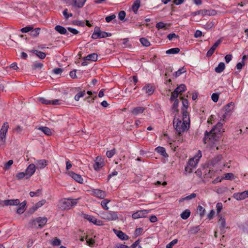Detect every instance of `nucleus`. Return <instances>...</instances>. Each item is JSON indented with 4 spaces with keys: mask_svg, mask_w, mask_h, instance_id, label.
I'll return each mask as SVG.
<instances>
[{
    "mask_svg": "<svg viewBox=\"0 0 248 248\" xmlns=\"http://www.w3.org/2000/svg\"><path fill=\"white\" fill-rule=\"evenodd\" d=\"M173 100H174V103L172 106V109L174 111L178 112V105H179V100L178 99H176Z\"/></svg>",
    "mask_w": 248,
    "mask_h": 248,
    "instance_id": "45",
    "label": "nucleus"
},
{
    "mask_svg": "<svg viewBox=\"0 0 248 248\" xmlns=\"http://www.w3.org/2000/svg\"><path fill=\"white\" fill-rule=\"evenodd\" d=\"M35 171V166L34 164H31L25 170L26 179H29Z\"/></svg>",
    "mask_w": 248,
    "mask_h": 248,
    "instance_id": "10",
    "label": "nucleus"
},
{
    "mask_svg": "<svg viewBox=\"0 0 248 248\" xmlns=\"http://www.w3.org/2000/svg\"><path fill=\"white\" fill-rule=\"evenodd\" d=\"M62 104L61 100L59 99H55L53 100H51V105H60Z\"/></svg>",
    "mask_w": 248,
    "mask_h": 248,
    "instance_id": "63",
    "label": "nucleus"
},
{
    "mask_svg": "<svg viewBox=\"0 0 248 248\" xmlns=\"http://www.w3.org/2000/svg\"><path fill=\"white\" fill-rule=\"evenodd\" d=\"M219 222L220 223L219 228L220 229V231L221 233L225 232V229L226 228V221L224 218L222 217H220V219L219 220Z\"/></svg>",
    "mask_w": 248,
    "mask_h": 248,
    "instance_id": "28",
    "label": "nucleus"
},
{
    "mask_svg": "<svg viewBox=\"0 0 248 248\" xmlns=\"http://www.w3.org/2000/svg\"><path fill=\"white\" fill-rule=\"evenodd\" d=\"M226 180H233L234 178V174L232 173H227L224 174L223 177Z\"/></svg>",
    "mask_w": 248,
    "mask_h": 248,
    "instance_id": "49",
    "label": "nucleus"
},
{
    "mask_svg": "<svg viewBox=\"0 0 248 248\" xmlns=\"http://www.w3.org/2000/svg\"><path fill=\"white\" fill-rule=\"evenodd\" d=\"M186 71L184 68L179 69L178 71H176L174 73L175 77H178L180 76L182 74L185 73Z\"/></svg>",
    "mask_w": 248,
    "mask_h": 248,
    "instance_id": "58",
    "label": "nucleus"
},
{
    "mask_svg": "<svg viewBox=\"0 0 248 248\" xmlns=\"http://www.w3.org/2000/svg\"><path fill=\"white\" fill-rule=\"evenodd\" d=\"M26 202L25 201L21 202V203H19V207L17 208L16 210V213L18 214H22L24 213V212L25 210V207L26 205Z\"/></svg>",
    "mask_w": 248,
    "mask_h": 248,
    "instance_id": "25",
    "label": "nucleus"
},
{
    "mask_svg": "<svg viewBox=\"0 0 248 248\" xmlns=\"http://www.w3.org/2000/svg\"><path fill=\"white\" fill-rule=\"evenodd\" d=\"M68 174L69 176L76 182L80 184L83 183V180L80 175L77 174L73 171H70Z\"/></svg>",
    "mask_w": 248,
    "mask_h": 248,
    "instance_id": "14",
    "label": "nucleus"
},
{
    "mask_svg": "<svg viewBox=\"0 0 248 248\" xmlns=\"http://www.w3.org/2000/svg\"><path fill=\"white\" fill-rule=\"evenodd\" d=\"M190 214V211L189 209H186L181 214L180 216L182 219H186L189 217Z\"/></svg>",
    "mask_w": 248,
    "mask_h": 248,
    "instance_id": "35",
    "label": "nucleus"
},
{
    "mask_svg": "<svg viewBox=\"0 0 248 248\" xmlns=\"http://www.w3.org/2000/svg\"><path fill=\"white\" fill-rule=\"evenodd\" d=\"M200 230L199 226H194L190 229L189 232L191 234H196L200 231Z\"/></svg>",
    "mask_w": 248,
    "mask_h": 248,
    "instance_id": "51",
    "label": "nucleus"
},
{
    "mask_svg": "<svg viewBox=\"0 0 248 248\" xmlns=\"http://www.w3.org/2000/svg\"><path fill=\"white\" fill-rule=\"evenodd\" d=\"M234 104L232 103H229L224 106V109L226 111V113L230 112L233 108Z\"/></svg>",
    "mask_w": 248,
    "mask_h": 248,
    "instance_id": "38",
    "label": "nucleus"
},
{
    "mask_svg": "<svg viewBox=\"0 0 248 248\" xmlns=\"http://www.w3.org/2000/svg\"><path fill=\"white\" fill-rule=\"evenodd\" d=\"M110 202V200L105 199H104L101 202V205L102 207L106 210L108 209V207L107 206V204L108 202Z\"/></svg>",
    "mask_w": 248,
    "mask_h": 248,
    "instance_id": "42",
    "label": "nucleus"
},
{
    "mask_svg": "<svg viewBox=\"0 0 248 248\" xmlns=\"http://www.w3.org/2000/svg\"><path fill=\"white\" fill-rule=\"evenodd\" d=\"M155 87L151 84H147L145 85L142 88V90L144 91L145 93L149 95L153 94L155 91Z\"/></svg>",
    "mask_w": 248,
    "mask_h": 248,
    "instance_id": "13",
    "label": "nucleus"
},
{
    "mask_svg": "<svg viewBox=\"0 0 248 248\" xmlns=\"http://www.w3.org/2000/svg\"><path fill=\"white\" fill-rule=\"evenodd\" d=\"M93 194L94 196L101 199H104L106 196L105 192L100 189H95L93 192Z\"/></svg>",
    "mask_w": 248,
    "mask_h": 248,
    "instance_id": "20",
    "label": "nucleus"
},
{
    "mask_svg": "<svg viewBox=\"0 0 248 248\" xmlns=\"http://www.w3.org/2000/svg\"><path fill=\"white\" fill-rule=\"evenodd\" d=\"M63 15L64 16V18L66 19H68L69 17H72L73 16V14L72 13H68V9H65L63 12H62Z\"/></svg>",
    "mask_w": 248,
    "mask_h": 248,
    "instance_id": "54",
    "label": "nucleus"
},
{
    "mask_svg": "<svg viewBox=\"0 0 248 248\" xmlns=\"http://www.w3.org/2000/svg\"><path fill=\"white\" fill-rule=\"evenodd\" d=\"M179 94V93H178V92L174 90V91L171 93V95L170 98V100L172 101L173 100L177 99V98Z\"/></svg>",
    "mask_w": 248,
    "mask_h": 248,
    "instance_id": "59",
    "label": "nucleus"
},
{
    "mask_svg": "<svg viewBox=\"0 0 248 248\" xmlns=\"http://www.w3.org/2000/svg\"><path fill=\"white\" fill-rule=\"evenodd\" d=\"M42 189H38L35 192L31 191L29 194L31 197H33L34 196L39 197L42 194Z\"/></svg>",
    "mask_w": 248,
    "mask_h": 248,
    "instance_id": "39",
    "label": "nucleus"
},
{
    "mask_svg": "<svg viewBox=\"0 0 248 248\" xmlns=\"http://www.w3.org/2000/svg\"><path fill=\"white\" fill-rule=\"evenodd\" d=\"M197 210L201 216V217H202L204 215L205 209L201 205H199L197 208Z\"/></svg>",
    "mask_w": 248,
    "mask_h": 248,
    "instance_id": "47",
    "label": "nucleus"
},
{
    "mask_svg": "<svg viewBox=\"0 0 248 248\" xmlns=\"http://www.w3.org/2000/svg\"><path fill=\"white\" fill-rule=\"evenodd\" d=\"M149 211L147 210H139L133 213L132 217L134 219H138L140 217H145L146 215L149 213Z\"/></svg>",
    "mask_w": 248,
    "mask_h": 248,
    "instance_id": "9",
    "label": "nucleus"
},
{
    "mask_svg": "<svg viewBox=\"0 0 248 248\" xmlns=\"http://www.w3.org/2000/svg\"><path fill=\"white\" fill-rule=\"evenodd\" d=\"M9 127L8 123L5 122L0 129V148H3L5 145L6 136Z\"/></svg>",
    "mask_w": 248,
    "mask_h": 248,
    "instance_id": "3",
    "label": "nucleus"
},
{
    "mask_svg": "<svg viewBox=\"0 0 248 248\" xmlns=\"http://www.w3.org/2000/svg\"><path fill=\"white\" fill-rule=\"evenodd\" d=\"M173 124L177 135L180 137L185 131L188 129L190 125V123L182 122L180 119L176 117L173 119Z\"/></svg>",
    "mask_w": 248,
    "mask_h": 248,
    "instance_id": "2",
    "label": "nucleus"
},
{
    "mask_svg": "<svg viewBox=\"0 0 248 248\" xmlns=\"http://www.w3.org/2000/svg\"><path fill=\"white\" fill-rule=\"evenodd\" d=\"M155 151L160 154L161 155L164 157H168V155L166 152L165 148L161 146H158L155 149Z\"/></svg>",
    "mask_w": 248,
    "mask_h": 248,
    "instance_id": "24",
    "label": "nucleus"
},
{
    "mask_svg": "<svg viewBox=\"0 0 248 248\" xmlns=\"http://www.w3.org/2000/svg\"><path fill=\"white\" fill-rule=\"evenodd\" d=\"M28 227L29 228H39V226H38V223L37 222H36L35 219H31L30 220L28 225Z\"/></svg>",
    "mask_w": 248,
    "mask_h": 248,
    "instance_id": "31",
    "label": "nucleus"
},
{
    "mask_svg": "<svg viewBox=\"0 0 248 248\" xmlns=\"http://www.w3.org/2000/svg\"><path fill=\"white\" fill-rule=\"evenodd\" d=\"M182 104H183V108H185V109L187 110V109L188 108V101L186 99H184L183 97L182 98Z\"/></svg>",
    "mask_w": 248,
    "mask_h": 248,
    "instance_id": "57",
    "label": "nucleus"
},
{
    "mask_svg": "<svg viewBox=\"0 0 248 248\" xmlns=\"http://www.w3.org/2000/svg\"><path fill=\"white\" fill-rule=\"evenodd\" d=\"M61 208L62 210L69 209L78 203V199H63L60 201Z\"/></svg>",
    "mask_w": 248,
    "mask_h": 248,
    "instance_id": "4",
    "label": "nucleus"
},
{
    "mask_svg": "<svg viewBox=\"0 0 248 248\" xmlns=\"http://www.w3.org/2000/svg\"><path fill=\"white\" fill-rule=\"evenodd\" d=\"M33 27L31 26H28L22 28L20 30V31L23 33H27L30 31H31Z\"/></svg>",
    "mask_w": 248,
    "mask_h": 248,
    "instance_id": "55",
    "label": "nucleus"
},
{
    "mask_svg": "<svg viewBox=\"0 0 248 248\" xmlns=\"http://www.w3.org/2000/svg\"><path fill=\"white\" fill-rule=\"evenodd\" d=\"M111 36V33L101 31L100 28L96 26L94 28V31L92 35V38L93 39H96L106 38Z\"/></svg>",
    "mask_w": 248,
    "mask_h": 248,
    "instance_id": "5",
    "label": "nucleus"
},
{
    "mask_svg": "<svg viewBox=\"0 0 248 248\" xmlns=\"http://www.w3.org/2000/svg\"><path fill=\"white\" fill-rule=\"evenodd\" d=\"M125 15V12L124 11H121L119 13L118 17L120 20H123L124 19Z\"/></svg>",
    "mask_w": 248,
    "mask_h": 248,
    "instance_id": "61",
    "label": "nucleus"
},
{
    "mask_svg": "<svg viewBox=\"0 0 248 248\" xmlns=\"http://www.w3.org/2000/svg\"><path fill=\"white\" fill-rule=\"evenodd\" d=\"M31 52L35 54L40 59H44L45 58L46 56V54L45 53L41 52L40 51H38L37 50H32Z\"/></svg>",
    "mask_w": 248,
    "mask_h": 248,
    "instance_id": "32",
    "label": "nucleus"
},
{
    "mask_svg": "<svg viewBox=\"0 0 248 248\" xmlns=\"http://www.w3.org/2000/svg\"><path fill=\"white\" fill-rule=\"evenodd\" d=\"M16 177L17 179L20 180L24 177L26 178V173L24 172H20L16 174Z\"/></svg>",
    "mask_w": 248,
    "mask_h": 248,
    "instance_id": "56",
    "label": "nucleus"
},
{
    "mask_svg": "<svg viewBox=\"0 0 248 248\" xmlns=\"http://www.w3.org/2000/svg\"><path fill=\"white\" fill-rule=\"evenodd\" d=\"M198 162V159H196V157H194L189 160L188 164L190 165L193 169H194L197 166Z\"/></svg>",
    "mask_w": 248,
    "mask_h": 248,
    "instance_id": "30",
    "label": "nucleus"
},
{
    "mask_svg": "<svg viewBox=\"0 0 248 248\" xmlns=\"http://www.w3.org/2000/svg\"><path fill=\"white\" fill-rule=\"evenodd\" d=\"M98 55L96 53H93L88 55L86 57L83 58L84 61H90L96 62L97 61Z\"/></svg>",
    "mask_w": 248,
    "mask_h": 248,
    "instance_id": "18",
    "label": "nucleus"
},
{
    "mask_svg": "<svg viewBox=\"0 0 248 248\" xmlns=\"http://www.w3.org/2000/svg\"><path fill=\"white\" fill-rule=\"evenodd\" d=\"M104 165V159L101 157L97 156L94 161L93 168L95 170H98L103 167Z\"/></svg>",
    "mask_w": 248,
    "mask_h": 248,
    "instance_id": "8",
    "label": "nucleus"
},
{
    "mask_svg": "<svg viewBox=\"0 0 248 248\" xmlns=\"http://www.w3.org/2000/svg\"><path fill=\"white\" fill-rule=\"evenodd\" d=\"M55 30L61 34H68L66 29L60 25H57L55 27Z\"/></svg>",
    "mask_w": 248,
    "mask_h": 248,
    "instance_id": "27",
    "label": "nucleus"
},
{
    "mask_svg": "<svg viewBox=\"0 0 248 248\" xmlns=\"http://www.w3.org/2000/svg\"><path fill=\"white\" fill-rule=\"evenodd\" d=\"M116 153V150L115 148L113 149L108 151L106 152V155L108 158H111Z\"/></svg>",
    "mask_w": 248,
    "mask_h": 248,
    "instance_id": "52",
    "label": "nucleus"
},
{
    "mask_svg": "<svg viewBox=\"0 0 248 248\" xmlns=\"http://www.w3.org/2000/svg\"><path fill=\"white\" fill-rule=\"evenodd\" d=\"M178 242V239H175L173 240L172 241H171L170 243H169L166 246V248H172V247L177 244Z\"/></svg>",
    "mask_w": 248,
    "mask_h": 248,
    "instance_id": "60",
    "label": "nucleus"
},
{
    "mask_svg": "<svg viewBox=\"0 0 248 248\" xmlns=\"http://www.w3.org/2000/svg\"><path fill=\"white\" fill-rule=\"evenodd\" d=\"M62 242L60 239L55 237L51 242V244L53 246H59L61 245Z\"/></svg>",
    "mask_w": 248,
    "mask_h": 248,
    "instance_id": "46",
    "label": "nucleus"
},
{
    "mask_svg": "<svg viewBox=\"0 0 248 248\" xmlns=\"http://www.w3.org/2000/svg\"><path fill=\"white\" fill-rule=\"evenodd\" d=\"M140 42L143 46L146 47L149 46L151 45L150 42L149 41V40L147 39L144 37L141 38L140 39Z\"/></svg>",
    "mask_w": 248,
    "mask_h": 248,
    "instance_id": "40",
    "label": "nucleus"
},
{
    "mask_svg": "<svg viewBox=\"0 0 248 248\" xmlns=\"http://www.w3.org/2000/svg\"><path fill=\"white\" fill-rule=\"evenodd\" d=\"M85 94V91H84L83 92H80L78 93L75 96V99L76 101H78L80 97H82L84 96Z\"/></svg>",
    "mask_w": 248,
    "mask_h": 248,
    "instance_id": "50",
    "label": "nucleus"
},
{
    "mask_svg": "<svg viewBox=\"0 0 248 248\" xmlns=\"http://www.w3.org/2000/svg\"><path fill=\"white\" fill-rule=\"evenodd\" d=\"M20 201L18 199H11L3 201L4 206L17 205L19 204Z\"/></svg>",
    "mask_w": 248,
    "mask_h": 248,
    "instance_id": "17",
    "label": "nucleus"
},
{
    "mask_svg": "<svg viewBox=\"0 0 248 248\" xmlns=\"http://www.w3.org/2000/svg\"><path fill=\"white\" fill-rule=\"evenodd\" d=\"M100 217L108 221L116 220L118 218L116 213L113 211L102 212L100 213Z\"/></svg>",
    "mask_w": 248,
    "mask_h": 248,
    "instance_id": "6",
    "label": "nucleus"
},
{
    "mask_svg": "<svg viewBox=\"0 0 248 248\" xmlns=\"http://www.w3.org/2000/svg\"><path fill=\"white\" fill-rule=\"evenodd\" d=\"M43 66V64L41 62H35L32 65V69L35 70L36 69H41Z\"/></svg>",
    "mask_w": 248,
    "mask_h": 248,
    "instance_id": "53",
    "label": "nucleus"
},
{
    "mask_svg": "<svg viewBox=\"0 0 248 248\" xmlns=\"http://www.w3.org/2000/svg\"><path fill=\"white\" fill-rule=\"evenodd\" d=\"M246 193L244 191L242 192H237L234 193L232 197L236 200L240 201L246 198L245 196L246 195Z\"/></svg>",
    "mask_w": 248,
    "mask_h": 248,
    "instance_id": "19",
    "label": "nucleus"
},
{
    "mask_svg": "<svg viewBox=\"0 0 248 248\" xmlns=\"http://www.w3.org/2000/svg\"><path fill=\"white\" fill-rule=\"evenodd\" d=\"M225 64L224 62H220L218 66L215 68V71L217 73H220L223 71L225 69Z\"/></svg>",
    "mask_w": 248,
    "mask_h": 248,
    "instance_id": "33",
    "label": "nucleus"
},
{
    "mask_svg": "<svg viewBox=\"0 0 248 248\" xmlns=\"http://www.w3.org/2000/svg\"><path fill=\"white\" fill-rule=\"evenodd\" d=\"M117 236L122 240H126L128 239V236L121 231L114 230Z\"/></svg>",
    "mask_w": 248,
    "mask_h": 248,
    "instance_id": "21",
    "label": "nucleus"
},
{
    "mask_svg": "<svg viewBox=\"0 0 248 248\" xmlns=\"http://www.w3.org/2000/svg\"><path fill=\"white\" fill-rule=\"evenodd\" d=\"M140 0H136L134 2V3L132 5V9L135 14H137L138 10L140 7Z\"/></svg>",
    "mask_w": 248,
    "mask_h": 248,
    "instance_id": "26",
    "label": "nucleus"
},
{
    "mask_svg": "<svg viewBox=\"0 0 248 248\" xmlns=\"http://www.w3.org/2000/svg\"><path fill=\"white\" fill-rule=\"evenodd\" d=\"M37 169H43L48 164V161L46 159L37 160L35 162Z\"/></svg>",
    "mask_w": 248,
    "mask_h": 248,
    "instance_id": "16",
    "label": "nucleus"
},
{
    "mask_svg": "<svg viewBox=\"0 0 248 248\" xmlns=\"http://www.w3.org/2000/svg\"><path fill=\"white\" fill-rule=\"evenodd\" d=\"M182 112L183 114V121L186 123H190V119L187 110L184 108H182Z\"/></svg>",
    "mask_w": 248,
    "mask_h": 248,
    "instance_id": "23",
    "label": "nucleus"
},
{
    "mask_svg": "<svg viewBox=\"0 0 248 248\" xmlns=\"http://www.w3.org/2000/svg\"><path fill=\"white\" fill-rule=\"evenodd\" d=\"M40 28H36L32 30L31 32V35L33 37H37L39 34Z\"/></svg>",
    "mask_w": 248,
    "mask_h": 248,
    "instance_id": "48",
    "label": "nucleus"
},
{
    "mask_svg": "<svg viewBox=\"0 0 248 248\" xmlns=\"http://www.w3.org/2000/svg\"><path fill=\"white\" fill-rule=\"evenodd\" d=\"M38 129L42 131L44 134L47 136H50L52 135V132L51 129L46 126H41L38 128Z\"/></svg>",
    "mask_w": 248,
    "mask_h": 248,
    "instance_id": "29",
    "label": "nucleus"
},
{
    "mask_svg": "<svg viewBox=\"0 0 248 248\" xmlns=\"http://www.w3.org/2000/svg\"><path fill=\"white\" fill-rule=\"evenodd\" d=\"M167 38L169 40H172L173 38H179V36L177 35L175 33H171L168 35Z\"/></svg>",
    "mask_w": 248,
    "mask_h": 248,
    "instance_id": "62",
    "label": "nucleus"
},
{
    "mask_svg": "<svg viewBox=\"0 0 248 248\" xmlns=\"http://www.w3.org/2000/svg\"><path fill=\"white\" fill-rule=\"evenodd\" d=\"M216 14H217V12H216V10H215L203 9V10H200L196 11L195 12H193L191 13V15L194 16H197V15H201L202 16H213L216 15Z\"/></svg>",
    "mask_w": 248,
    "mask_h": 248,
    "instance_id": "7",
    "label": "nucleus"
},
{
    "mask_svg": "<svg viewBox=\"0 0 248 248\" xmlns=\"http://www.w3.org/2000/svg\"><path fill=\"white\" fill-rule=\"evenodd\" d=\"M180 49L178 47H175L169 49L166 51L167 54H174L179 52Z\"/></svg>",
    "mask_w": 248,
    "mask_h": 248,
    "instance_id": "37",
    "label": "nucleus"
},
{
    "mask_svg": "<svg viewBox=\"0 0 248 248\" xmlns=\"http://www.w3.org/2000/svg\"><path fill=\"white\" fill-rule=\"evenodd\" d=\"M87 0H72L71 5L72 7L78 8H82Z\"/></svg>",
    "mask_w": 248,
    "mask_h": 248,
    "instance_id": "11",
    "label": "nucleus"
},
{
    "mask_svg": "<svg viewBox=\"0 0 248 248\" xmlns=\"http://www.w3.org/2000/svg\"><path fill=\"white\" fill-rule=\"evenodd\" d=\"M81 216L84 219L88 220L90 222H92L93 223L94 221H95L94 220L95 219V217L91 215L86 214L84 213H82Z\"/></svg>",
    "mask_w": 248,
    "mask_h": 248,
    "instance_id": "34",
    "label": "nucleus"
},
{
    "mask_svg": "<svg viewBox=\"0 0 248 248\" xmlns=\"http://www.w3.org/2000/svg\"><path fill=\"white\" fill-rule=\"evenodd\" d=\"M223 124L222 123L218 122L217 124L214 126L212 129L208 132L207 131L205 132L204 137L203 139V141L205 144L207 143V140L208 139L209 140H213L216 141L218 139L219 137L222 132L224 131L222 129Z\"/></svg>",
    "mask_w": 248,
    "mask_h": 248,
    "instance_id": "1",
    "label": "nucleus"
},
{
    "mask_svg": "<svg viewBox=\"0 0 248 248\" xmlns=\"http://www.w3.org/2000/svg\"><path fill=\"white\" fill-rule=\"evenodd\" d=\"M196 197V194L195 193H192L190 195L187 196L184 198H182L179 200V202H184V201H189L192 199L195 198Z\"/></svg>",
    "mask_w": 248,
    "mask_h": 248,
    "instance_id": "36",
    "label": "nucleus"
},
{
    "mask_svg": "<svg viewBox=\"0 0 248 248\" xmlns=\"http://www.w3.org/2000/svg\"><path fill=\"white\" fill-rule=\"evenodd\" d=\"M175 90L177 91L179 93H181L186 91V86L184 84H182L178 86Z\"/></svg>",
    "mask_w": 248,
    "mask_h": 248,
    "instance_id": "43",
    "label": "nucleus"
},
{
    "mask_svg": "<svg viewBox=\"0 0 248 248\" xmlns=\"http://www.w3.org/2000/svg\"><path fill=\"white\" fill-rule=\"evenodd\" d=\"M221 43V40L220 39L217 40L213 45V46L210 48V49L207 51L206 56L207 57H210L214 53L216 49L220 44Z\"/></svg>",
    "mask_w": 248,
    "mask_h": 248,
    "instance_id": "12",
    "label": "nucleus"
},
{
    "mask_svg": "<svg viewBox=\"0 0 248 248\" xmlns=\"http://www.w3.org/2000/svg\"><path fill=\"white\" fill-rule=\"evenodd\" d=\"M167 25V24H166V23H164L162 22H159L156 24L155 27L157 29H158V30H160V29L166 30L167 29V28L166 27Z\"/></svg>",
    "mask_w": 248,
    "mask_h": 248,
    "instance_id": "41",
    "label": "nucleus"
},
{
    "mask_svg": "<svg viewBox=\"0 0 248 248\" xmlns=\"http://www.w3.org/2000/svg\"><path fill=\"white\" fill-rule=\"evenodd\" d=\"M40 229L42 228L46 223L47 218L46 217H38L35 218Z\"/></svg>",
    "mask_w": 248,
    "mask_h": 248,
    "instance_id": "15",
    "label": "nucleus"
},
{
    "mask_svg": "<svg viewBox=\"0 0 248 248\" xmlns=\"http://www.w3.org/2000/svg\"><path fill=\"white\" fill-rule=\"evenodd\" d=\"M219 95L217 93H213L212 94L211 98L214 102H217L218 100Z\"/></svg>",
    "mask_w": 248,
    "mask_h": 248,
    "instance_id": "64",
    "label": "nucleus"
},
{
    "mask_svg": "<svg viewBox=\"0 0 248 248\" xmlns=\"http://www.w3.org/2000/svg\"><path fill=\"white\" fill-rule=\"evenodd\" d=\"M38 101L45 105H51V100H48L47 99H46L44 97H40L38 98Z\"/></svg>",
    "mask_w": 248,
    "mask_h": 248,
    "instance_id": "44",
    "label": "nucleus"
},
{
    "mask_svg": "<svg viewBox=\"0 0 248 248\" xmlns=\"http://www.w3.org/2000/svg\"><path fill=\"white\" fill-rule=\"evenodd\" d=\"M145 109V108L142 107H138L133 108L131 111V112L132 114L134 115H137L139 114L143 113Z\"/></svg>",
    "mask_w": 248,
    "mask_h": 248,
    "instance_id": "22",
    "label": "nucleus"
}]
</instances>
